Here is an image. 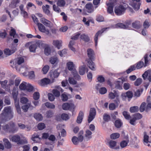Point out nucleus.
<instances>
[{
    "instance_id": "f257e3e1",
    "label": "nucleus",
    "mask_w": 151,
    "mask_h": 151,
    "mask_svg": "<svg viewBox=\"0 0 151 151\" xmlns=\"http://www.w3.org/2000/svg\"><path fill=\"white\" fill-rule=\"evenodd\" d=\"M13 114L10 106L5 107L0 114V121L1 122H4L8 119H10L13 117Z\"/></svg>"
},
{
    "instance_id": "f03ea898",
    "label": "nucleus",
    "mask_w": 151,
    "mask_h": 151,
    "mask_svg": "<svg viewBox=\"0 0 151 151\" xmlns=\"http://www.w3.org/2000/svg\"><path fill=\"white\" fill-rule=\"evenodd\" d=\"M87 54L88 58V59H86L87 65L88 67L91 70H95V65L93 61L94 60L95 58V53L93 50L91 48H88L87 50Z\"/></svg>"
},
{
    "instance_id": "7ed1b4c3",
    "label": "nucleus",
    "mask_w": 151,
    "mask_h": 151,
    "mask_svg": "<svg viewBox=\"0 0 151 151\" xmlns=\"http://www.w3.org/2000/svg\"><path fill=\"white\" fill-rule=\"evenodd\" d=\"M2 128L4 132L7 133H14L18 130V128L16 126L14 122L11 121L4 126H2Z\"/></svg>"
},
{
    "instance_id": "20e7f679",
    "label": "nucleus",
    "mask_w": 151,
    "mask_h": 151,
    "mask_svg": "<svg viewBox=\"0 0 151 151\" xmlns=\"http://www.w3.org/2000/svg\"><path fill=\"white\" fill-rule=\"evenodd\" d=\"M42 44V42L39 40L35 42H29L27 43L25 46L29 47L30 51L31 52H35L37 47H40Z\"/></svg>"
},
{
    "instance_id": "39448f33",
    "label": "nucleus",
    "mask_w": 151,
    "mask_h": 151,
    "mask_svg": "<svg viewBox=\"0 0 151 151\" xmlns=\"http://www.w3.org/2000/svg\"><path fill=\"white\" fill-rule=\"evenodd\" d=\"M67 65L68 70L72 71V73L74 78L78 80H80L81 77L78 74L76 69L74 68V65L73 63L71 61L67 63Z\"/></svg>"
},
{
    "instance_id": "423d86ee",
    "label": "nucleus",
    "mask_w": 151,
    "mask_h": 151,
    "mask_svg": "<svg viewBox=\"0 0 151 151\" xmlns=\"http://www.w3.org/2000/svg\"><path fill=\"white\" fill-rule=\"evenodd\" d=\"M12 141L17 143L18 145H23L27 143L26 139H21L19 136L15 135L12 136L11 138Z\"/></svg>"
},
{
    "instance_id": "0eeeda50",
    "label": "nucleus",
    "mask_w": 151,
    "mask_h": 151,
    "mask_svg": "<svg viewBox=\"0 0 151 151\" xmlns=\"http://www.w3.org/2000/svg\"><path fill=\"white\" fill-rule=\"evenodd\" d=\"M126 10L125 8L122 5H119L115 6L114 8V12L117 16H120L123 14Z\"/></svg>"
},
{
    "instance_id": "6e6552de",
    "label": "nucleus",
    "mask_w": 151,
    "mask_h": 151,
    "mask_svg": "<svg viewBox=\"0 0 151 151\" xmlns=\"http://www.w3.org/2000/svg\"><path fill=\"white\" fill-rule=\"evenodd\" d=\"M75 108V106L74 104L72 103H65L62 105V108L64 110H70L73 111Z\"/></svg>"
},
{
    "instance_id": "1a4fd4ad",
    "label": "nucleus",
    "mask_w": 151,
    "mask_h": 151,
    "mask_svg": "<svg viewBox=\"0 0 151 151\" xmlns=\"http://www.w3.org/2000/svg\"><path fill=\"white\" fill-rule=\"evenodd\" d=\"M96 114V111L94 108H90L89 111V115L88 116V121L90 123L95 118Z\"/></svg>"
},
{
    "instance_id": "9d476101",
    "label": "nucleus",
    "mask_w": 151,
    "mask_h": 151,
    "mask_svg": "<svg viewBox=\"0 0 151 151\" xmlns=\"http://www.w3.org/2000/svg\"><path fill=\"white\" fill-rule=\"evenodd\" d=\"M56 88L53 89L52 92L53 95L56 97H58L60 95V92L63 91L62 89L60 86H57Z\"/></svg>"
},
{
    "instance_id": "9b49d317",
    "label": "nucleus",
    "mask_w": 151,
    "mask_h": 151,
    "mask_svg": "<svg viewBox=\"0 0 151 151\" xmlns=\"http://www.w3.org/2000/svg\"><path fill=\"white\" fill-rule=\"evenodd\" d=\"M86 12L89 13H91L94 11V7L91 3H87L85 5Z\"/></svg>"
},
{
    "instance_id": "f8f14e48",
    "label": "nucleus",
    "mask_w": 151,
    "mask_h": 151,
    "mask_svg": "<svg viewBox=\"0 0 151 151\" xmlns=\"http://www.w3.org/2000/svg\"><path fill=\"white\" fill-rule=\"evenodd\" d=\"M59 73L57 70L54 71H51L49 73V76L51 79L53 80L54 78H57L59 76Z\"/></svg>"
},
{
    "instance_id": "ddd939ff",
    "label": "nucleus",
    "mask_w": 151,
    "mask_h": 151,
    "mask_svg": "<svg viewBox=\"0 0 151 151\" xmlns=\"http://www.w3.org/2000/svg\"><path fill=\"white\" fill-rule=\"evenodd\" d=\"M133 96L132 92L129 91L125 93H122L121 95V96L123 99H125L126 97L129 99L132 98Z\"/></svg>"
},
{
    "instance_id": "4468645a",
    "label": "nucleus",
    "mask_w": 151,
    "mask_h": 151,
    "mask_svg": "<svg viewBox=\"0 0 151 151\" xmlns=\"http://www.w3.org/2000/svg\"><path fill=\"white\" fill-rule=\"evenodd\" d=\"M148 70L145 71L142 75V77L144 80H145L147 78L149 82H151V73Z\"/></svg>"
},
{
    "instance_id": "2eb2a0df",
    "label": "nucleus",
    "mask_w": 151,
    "mask_h": 151,
    "mask_svg": "<svg viewBox=\"0 0 151 151\" xmlns=\"http://www.w3.org/2000/svg\"><path fill=\"white\" fill-rule=\"evenodd\" d=\"M109 27L105 28L102 29V30H99L95 34L94 40L95 42V46H96L98 43V37L99 35H101L104 32V31L106 29L109 28Z\"/></svg>"
},
{
    "instance_id": "dca6fc26",
    "label": "nucleus",
    "mask_w": 151,
    "mask_h": 151,
    "mask_svg": "<svg viewBox=\"0 0 151 151\" xmlns=\"http://www.w3.org/2000/svg\"><path fill=\"white\" fill-rule=\"evenodd\" d=\"M141 0H134L131 2L130 5H131L133 8L134 10H138L140 7V5L138 4L136 2H134V1H135L137 2H139Z\"/></svg>"
},
{
    "instance_id": "f3484780",
    "label": "nucleus",
    "mask_w": 151,
    "mask_h": 151,
    "mask_svg": "<svg viewBox=\"0 0 151 151\" xmlns=\"http://www.w3.org/2000/svg\"><path fill=\"white\" fill-rule=\"evenodd\" d=\"M111 27L126 29L127 28V26L121 23H118L114 26L111 25Z\"/></svg>"
},
{
    "instance_id": "a211bd4d",
    "label": "nucleus",
    "mask_w": 151,
    "mask_h": 151,
    "mask_svg": "<svg viewBox=\"0 0 151 151\" xmlns=\"http://www.w3.org/2000/svg\"><path fill=\"white\" fill-rule=\"evenodd\" d=\"M16 50L15 47H14L11 50L9 48H6L4 50V52L5 54L7 55H10L14 53Z\"/></svg>"
},
{
    "instance_id": "6ab92c4d",
    "label": "nucleus",
    "mask_w": 151,
    "mask_h": 151,
    "mask_svg": "<svg viewBox=\"0 0 151 151\" xmlns=\"http://www.w3.org/2000/svg\"><path fill=\"white\" fill-rule=\"evenodd\" d=\"M50 79L47 78H45L41 80L40 84L42 86H44L50 83Z\"/></svg>"
},
{
    "instance_id": "aec40b11",
    "label": "nucleus",
    "mask_w": 151,
    "mask_h": 151,
    "mask_svg": "<svg viewBox=\"0 0 151 151\" xmlns=\"http://www.w3.org/2000/svg\"><path fill=\"white\" fill-rule=\"evenodd\" d=\"M114 93L110 92L108 95V97L110 99H113L116 97L119 96V94L115 90L113 91Z\"/></svg>"
},
{
    "instance_id": "412c9836",
    "label": "nucleus",
    "mask_w": 151,
    "mask_h": 151,
    "mask_svg": "<svg viewBox=\"0 0 151 151\" xmlns=\"http://www.w3.org/2000/svg\"><path fill=\"white\" fill-rule=\"evenodd\" d=\"M50 6L46 4L45 6L43 5L42 6V9L44 12L47 15H50V12L49 9Z\"/></svg>"
},
{
    "instance_id": "4be33fe9",
    "label": "nucleus",
    "mask_w": 151,
    "mask_h": 151,
    "mask_svg": "<svg viewBox=\"0 0 151 151\" xmlns=\"http://www.w3.org/2000/svg\"><path fill=\"white\" fill-rule=\"evenodd\" d=\"M84 114L82 111H80L78 114V116L77 117L76 122L78 124H80L82 121L83 117Z\"/></svg>"
},
{
    "instance_id": "5701e85b",
    "label": "nucleus",
    "mask_w": 151,
    "mask_h": 151,
    "mask_svg": "<svg viewBox=\"0 0 151 151\" xmlns=\"http://www.w3.org/2000/svg\"><path fill=\"white\" fill-rule=\"evenodd\" d=\"M62 41L61 40H54L53 42V44L58 49H60L62 46Z\"/></svg>"
},
{
    "instance_id": "b1692460",
    "label": "nucleus",
    "mask_w": 151,
    "mask_h": 151,
    "mask_svg": "<svg viewBox=\"0 0 151 151\" xmlns=\"http://www.w3.org/2000/svg\"><path fill=\"white\" fill-rule=\"evenodd\" d=\"M31 139L35 142H38L41 139L39 137V135L36 133H35L32 135Z\"/></svg>"
},
{
    "instance_id": "393cba45",
    "label": "nucleus",
    "mask_w": 151,
    "mask_h": 151,
    "mask_svg": "<svg viewBox=\"0 0 151 151\" xmlns=\"http://www.w3.org/2000/svg\"><path fill=\"white\" fill-rule=\"evenodd\" d=\"M80 39L83 40L86 42H88L90 40V38L88 35L85 34H81L80 37Z\"/></svg>"
},
{
    "instance_id": "a878e982",
    "label": "nucleus",
    "mask_w": 151,
    "mask_h": 151,
    "mask_svg": "<svg viewBox=\"0 0 151 151\" xmlns=\"http://www.w3.org/2000/svg\"><path fill=\"white\" fill-rule=\"evenodd\" d=\"M51 52L50 48L48 45H46L44 49V53L47 56L50 55Z\"/></svg>"
},
{
    "instance_id": "bb28decb",
    "label": "nucleus",
    "mask_w": 151,
    "mask_h": 151,
    "mask_svg": "<svg viewBox=\"0 0 151 151\" xmlns=\"http://www.w3.org/2000/svg\"><path fill=\"white\" fill-rule=\"evenodd\" d=\"M79 73L80 75H83L85 73V72L86 70L87 72L88 71V69L86 68L84 66H81L79 68Z\"/></svg>"
},
{
    "instance_id": "cd10ccee",
    "label": "nucleus",
    "mask_w": 151,
    "mask_h": 151,
    "mask_svg": "<svg viewBox=\"0 0 151 151\" xmlns=\"http://www.w3.org/2000/svg\"><path fill=\"white\" fill-rule=\"evenodd\" d=\"M142 25L140 22L138 21H136L132 23V27L136 29L139 28L141 27Z\"/></svg>"
},
{
    "instance_id": "c85d7f7f",
    "label": "nucleus",
    "mask_w": 151,
    "mask_h": 151,
    "mask_svg": "<svg viewBox=\"0 0 151 151\" xmlns=\"http://www.w3.org/2000/svg\"><path fill=\"white\" fill-rule=\"evenodd\" d=\"M148 54L147 53L145 54L144 56V67H145L150 64V61L148 59Z\"/></svg>"
},
{
    "instance_id": "c756f323",
    "label": "nucleus",
    "mask_w": 151,
    "mask_h": 151,
    "mask_svg": "<svg viewBox=\"0 0 151 151\" xmlns=\"http://www.w3.org/2000/svg\"><path fill=\"white\" fill-rule=\"evenodd\" d=\"M107 5L108 6L107 9V11L110 14H112L113 13L114 3H109L107 4Z\"/></svg>"
},
{
    "instance_id": "7c9ffc66",
    "label": "nucleus",
    "mask_w": 151,
    "mask_h": 151,
    "mask_svg": "<svg viewBox=\"0 0 151 151\" xmlns=\"http://www.w3.org/2000/svg\"><path fill=\"white\" fill-rule=\"evenodd\" d=\"M50 62L52 64H57L59 60L58 58L56 57H52L50 58Z\"/></svg>"
},
{
    "instance_id": "2f4dec72",
    "label": "nucleus",
    "mask_w": 151,
    "mask_h": 151,
    "mask_svg": "<svg viewBox=\"0 0 151 151\" xmlns=\"http://www.w3.org/2000/svg\"><path fill=\"white\" fill-rule=\"evenodd\" d=\"M3 140L4 142V146L6 148L10 149L11 147V144L8 139H3Z\"/></svg>"
},
{
    "instance_id": "473e14b6",
    "label": "nucleus",
    "mask_w": 151,
    "mask_h": 151,
    "mask_svg": "<svg viewBox=\"0 0 151 151\" xmlns=\"http://www.w3.org/2000/svg\"><path fill=\"white\" fill-rule=\"evenodd\" d=\"M137 69H140L141 68L143 67H144V63L143 61H139L135 65Z\"/></svg>"
},
{
    "instance_id": "72a5a7b5",
    "label": "nucleus",
    "mask_w": 151,
    "mask_h": 151,
    "mask_svg": "<svg viewBox=\"0 0 151 151\" xmlns=\"http://www.w3.org/2000/svg\"><path fill=\"white\" fill-rule=\"evenodd\" d=\"M34 117L38 121H41L43 119V117L42 115L40 113H35L34 114Z\"/></svg>"
},
{
    "instance_id": "f704fd0d",
    "label": "nucleus",
    "mask_w": 151,
    "mask_h": 151,
    "mask_svg": "<svg viewBox=\"0 0 151 151\" xmlns=\"http://www.w3.org/2000/svg\"><path fill=\"white\" fill-rule=\"evenodd\" d=\"M41 22L46 26L49 27L50 25V22L45 18H42Z\"/></svg>"
},
{
    "instance_id": "c9c22d12",
    "label": "nucleus",
    "mask_w": 151,
    "mask_h": 151,
    "mask_svg": "<svg viewBox=\"0 0 151 151\" xmlns=\"http://www.w3.org/2000/svg\"><path fill=\"white\" fill-rule=\"evenodd\" d=\"M103 119L105 122H108L110 120L111 117L110 115L105 113L103 115Z\"/></svg>"
},
{
    "instance_id": "e433bc0d",
    "label": "nucleus",
    "mask_w": 151,
    "mask_h": 151,
    "mask_svg": "<svg viewBox=\"0 0 151 151\" xmlns=\"http://www.w3.org/2000/svg\"><path fill=\"white\" fill-rule=\"evenodd\" d=\"M46 106L48 108L54 109L55 108V105L52 103H51L48 102H47L45 103Z\"/></svg>"
},
{
    "instance_id": "4c0bfd02",
    "label": "nucleus",
    "mask_w": 151,
    "mask_h": 151,
    "mask_svg": "<svg viewBox=\"0 0 151 151\" xmlns=\"http://www.w3.org/2000/svg\"><path fill=\"white\" fill-rule=\"evenodd\" d=\"M27 83L25 82H23L19 86V89L22 90H25L26 89Z\"/></svg>"
},
{
    "instance_id": "58836bf2",
    "label": "nucleus",
    "mask_w": 151,
    "mask_h": 151,
    "mask_svg": "<svg viewBox=\"0 0 151 151\" xmlns=\"http://www.w3.org/2000/svg\"><path fill=\"white\" fill-rule=\"evenodd\" d=\"M122 83L121 82L119 81H117L115 82V87L116 89H122L121 84Z\"/></svg>"
},
{
    "instance_id": "ea45409f",
    "label": "nucleus",
    "mask_w": 151,
    "mask_h": 151,
    "mask_svg": "<svg viewBox=\"0 0 151 151\" xmlns=\"http://www.w3.org/2000/svg\"><path fill=\"white\" fill-rule=\"evenodd\" d=\"M116 145V142L113 140H110L109 142V147L111 149H114Z\"/></svg>"
},
{
    "instance_id": "a19ab883",
    "label": "nucleus",
    "mask_w": 151,
    "mask_h": 151,
    "mask_svg": "<svg viewBox=\"0 0 151 151\" xmlns=\"http://www.w3.org/2000/svg\"><path fill=\"white\" fill-rule=\"evenodd\" d=\"M135 69L136 67L135 65H131L129 68L126 70V72L127 73L129 74L132 71L135 70Z\"/></svg>"
},
{
    "instance_id": "79ce46f5",
    "label": "nucleus",
    "mask_w": 151,
    "mask_h": 151,
    "mask_svg": "<svg viewBox=\"0 0 151 151\" xmlns=\"http://www.w3.org/2000/svg\"><path fill=\"white\" fill-rule=\"evenodd\" d=\"M37 25L40 31L43 32L45 31V27L42 24L40 23H38Z\"/></svg>"
},
{
    "instance_id": "37998d69",
    "label": "nucleus",
    "mask_w": 151,
    "mask_h": 151,
    "mask_svg": "<svg viewBox=\"0 0 151 151\" xmlns=\"http://www.w3.org/2000/svg\"><path fill=\"white\" fill-rule=\"evenodd\" d=\"M129 142V140H123L120 143V146L121 147L123 148L126 147Z\"/></svg>"
},
{
    "instance_id": "c03bdc74",
    "label": "nucleus",
    "mask_w": 151,
    "mask_h": 151,
    "mask_svg": "<svg viewBox=\"0 0 151 151\" xmlns=\"http://www.w3.org/2000/svg\"><path fill=\"white\" fill-rule=\"evenodd\" d=\"M120 136V134L118 133H114L110 135V138L112 139H115L119 138Z\"/></svg>"
},
{
    "instance_id": "a18cd8bd",
    "label": "nucleus",
    "mask_w": 151,
    "mask_h": 151,
    "mask_svg": "<svg viewBox=\"0 0 151 151\" xmlns=\"http://www.w3.org/2000/svg\"><path fill=\"white\" fill-rule=\"evenodd\" d=\"M92 133L90 130L87 129L86 131L85 137L88 139H90L92 138Z\"/></svg>"
},
{
    "instance_id": "49530a36",
    "label": "nucleus",
    "mask_w": 151,
    "mask_h": 151,
    "mask_svg": "<svg viewBox=\"0 0 151 151\" xmlns=\"http://www.w3.org/2000/svg\"><path fill=\"white\" fill-rule=\"evenodd\" d=\"M53 115V113L51 110H49L46 112V116L47 118H50L52 117Z\"/></svg>"
},
{
    "instance_id": "de8ad7c7",
    "label": "nucleus",
    "mask_w": 151,
    "mask_h": 151,
    "mask_svg": "<svg viewBox=\"0 0 151 151\" xmlns=\"http://www.w3.org/2000/svg\"><path fill=\"white\" fill-rule=\"evenodd\" d=\"M75 43V42L74 40H71L68 46L74 52L75 51V49L73 47V46L74 44Z\"/></svg>"
},
{
    "instance_id": "09e8293b",
    "label": "nucleus",
    "mask_w": 151,
    "mask_h": 151,
    "mask_svg": "<svg viewBox=\"0 0 151 151\" xmlns=\"http://www.w3.org/2000/svg\"><path fill=\"white\" fill-rule=\"evenodd\" d=\"M139 111V107L137 106L131 107L130 108V111L131 113H134Z\"/></svg>"
},
{
    "instance_id": "8fccbe9b",
    "label": "nucleus",
    "mask_w": 151,
    "mask_h": 151,
    "mask_svg": "<svg viewBox=\"0 0 151 151\" xmlns=\"http://www.w3.org/2000/svg\"><path fill=\"white\" fill-rule=\"evenodd\" d=\"M12 95L14 101L17 100L18 95L17 91L14 89L12 91Z\"/></svg>"
},
{
    "instance_id": "3c124183",
    "label": "nucleus",
    "mask_w": 151,
    "mask_h": 151,
    "mask_svg": "<svg viewBox=\"0 0 151 151\" xmlns=\"http://www.w3.org/2000/svg\"><path fill=\"white\" fill-rule=\"evenodd\" d=\"M122 114L125 118L126 119H129L131 118L130 114L127 111H124L122 113Z\"/></svg>"
},
{
    "instance_id": "603ef678",
    "label": "nucleus",
    "mask_w": 151,
    "mask_h": 151,
    "mask_svg": "<svg viewBox=\"0 0 151 151\" xmlns=\"http://www.w3.org/2000/svg\"><path fill=\"white\" fill-rule=\"evenodd\" d=\"M114 124L117 128H120L122 126V123L120 119H117L115 121Z\"/></svg>"
},
{
    "instance_id": "864d4df0",
    "label": "nucleus",
    "mask_w": 151,
    "mask_h": 151,
    "mask_svg": "<svg viewBox=\"0 0 151 151\" xmlns=\"http://www.w3.org/2000/svg\"><path fill=\"white\" fill-rule=\"evenodd\" d=\"M49 69V66L47 65H45L42 68V71L44 74H46Z\"/></svg>"
},
{
    "instance_id": "5fc2aeb1",
    "label": "nucleus",
    "mask_w": 151,
    "mask_h": 151,
    "mask_svg": "<svg viewBox=\"0 0 151 151\" xmlns=\"http://www.w3.org/2000/svg\"><path fill=\"white\" fill-rule=\"evenodd\" d=\"M61 117L63 120H66L69 119L68 115L66 113H63L61 115Z\"/></svg>"
},
{
    "instance_id": "6e6d98bb",
    "label": "nucleus",
    "mask_w": 151,
    "mask_h": 151,
    "mask_svg": "<svg viewBox=\"0 0 151 151\" xmlns=\"http://www.w3.org/2000/svg\"><path fill=\"white\" fill-rule=\"evenodd\" d=\"M45 127V124L43 123H40L37 125V128L39 130H42Z\"/></svg>"
},
{
    "instance_id": "4d7b16f0",
    "label": "nucleus",
    "mask_w": 151,
    "mask_h": 151,
    "mask_svg": "<svg viewBox=\"0 0 151 151\" xmlns=\"http://www.w3.org/2000/svg\"><path fill=\"white\" fill-rule=\"evenodd\" d=\"M30 106V104H28L22 106V108L24 112H26L28 110Z\"/></svg>"
},
{
    "instance_id": "13d9d810",
    "label": "nucleus",
    "mask_w": 151,
    "mask_h": 151,
    "mask_svg": "<svg viewBox=\"0 0 151 151\" xmlns=\"http://www.w3.org/2000/svg\"><path fill=\"white\" fill-rule=\"evenodd\" d=\"M142 81L141 78H139L137 79L134 82V85L135 86H139L141 83Z\"/></svg>"
},
{
    "instance_id": "bf43d9fd",
    "label": "nucleus",
    "mask_w": 151,
    "mask_h": 151,
    "mask_svg": "<svg viewBox=\"0 0 151 151\" xmlns=\"http://www.w3.org/2000/svg\"><path fill=\"white\" fill-rule=\"evenodd\" d=\"M133 116L136 120L139 119L142 117V115L139 113H135L133 115Z\"/></svg>"
},
{
    "instance_id": "052dcab7",
    "label": "nucleus",
    "mask_w": 151,
    "mask_h": 151,
    "mask_svg": "<svg viewBox=\"0 0 151 151\" xmlns=\"http://www.w3.org/2000/svg\"><path fill=\"white\" fill-rule=\"evenodd\" d=\"M57 4L60 6H63L65 5V2L64 0H58Z\"/></svg>"
},
{
    "instance_id": "680f3d73",
    "label": "nucleus",
    "mask_w": 151,
    "mask_h": 151,
    "mask_svg": "<svg viewBox=\"0 0 151 151\" xmlns=\"http://www.w3.org/2000/svg\"><path fill=\"white\" fill-rule=\"evenodd\" d=\"M9 35L13 37V38L14 37V36L16 34V32L15 30L13 28H12L9 32Z\"/></svg>"
},
{
    "instance_id": "e2e57ef3",
    "label": "nucleus",
    "mask_w": 151,
    "mask_h": 151,
    "mask_svg": "<svg viewBox=\"0 0 151 151\" xmlns=\"http://www.w3.org/2000/svg\"><path fill=\"white\" fill-rule=\"evenodd\" d=\"M149 137L147 134V133L145 132H144V139L143 141L147 143L148 142Z\"/></svg>"
},
{
    "instance_id": "0e129e2a",
    "label": "nucleus",
    "mask_w": 151,
    "mask_h": 151,
    "mask_svg": "<svg viewBox=\"0 0 151 151\" xmlns=\"http://www.w3.org/2000/svg\"><path fill=\"white\" fill-rule=\"evenodd\" d=\"M33 87L30 84L28 83L27 86L26 90L29 92H31L33 91Z\"/></svg>"
},
{
    "instance_id": "69168bd1",
    "label": "nucleus",
    "mask_w": 151,
    "mask_h": 151,
    "mask_svg": "<svg viewBox=\"0 0 151 151\" xmlns=\"http://www.w3.org/2000/svg\"><path fill=\"white\" fill-rule=\"evenodd\" d=\"M146 105V103L143 102L141 104L139 108V110L141 112L144 111L145 110V107Z\"/></svg>"
},
{
    "instance_id": "338daca9",
    "label": "nucleus",
    "mask_w": 151,
    "mask_h": 151,
    "mask_svg": "<svg viewBox=\"0 0 151 151\" xmlns=\"http://www.w3.org/2000/svg\"><path fill=\"white\" fill-rule=\"evenodd\" d=\"M29 78L30 79H32L35 78V75L34 72L33 71H31L28 74Z\"/></svg>"
},
{
    "instance_id": "774afa93",
    "label": "nucleus",
    "mask_w": 151,
    "mask_h": 151,
    "mask_svg": "<svg viewBox=\"0 0 151 151\" xmlns=\"http://www.w3.org/2000/svg\"><path fill=\"white\" fill-rule=\"evenodd\" d=\"M107 90L105 87H101L99 90V92L100 94H104L106 93Z\"/></svg>"
}]
</instances>
